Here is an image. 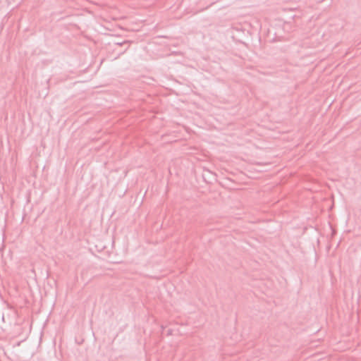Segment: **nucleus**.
I'll list each match as a JSON object with an SVG mask.
<instances>
[{"mask_svg": "<svg viewBox=\"0 0 361 361\" xmlns=\"http://www.w3.org/2000/svg\"><path fill=\"white\" fill-rule=\"evenodd\" d=\"M128 43H129V41H124L123 42H117L116 44L122 46L123 44H128Z\"/></svg>", "mask_w": 361, "mask_h": 361, "instance_id": "obj_1", "label": "nucleus"}]
</instances>
